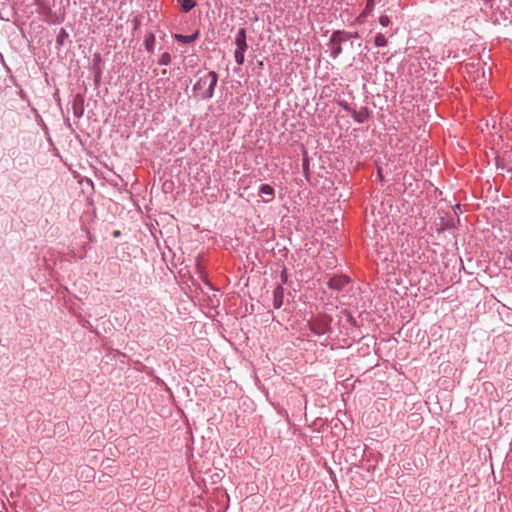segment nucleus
Here are the masks:
<instances>
[{"mask_svg": "<svg viewBox=\"0 0 512 512\" xmlns=\"http://www.w3.org/2000/svg\"><path fill=\"white\" fill-rule=\"evenodd\" d=\"M218 76L214 71H210L199 78L194 85V90L199 93L203 99H209L214 94V88L217 84Z\"/></svg>", "mask_w": 512, "mask_h": 512, "instance_id": "f257e3e1", "label": "nucleus"}, {"mask_svg": "<svg viewBox=\"0 0 512 512\" xmlns=\"http://www.w3.org/2000/svg\"><path fill=\"white\" fill-rule=\"evenodd\" d=\"M235 44H236V50L235 51H240L242 53H245V51L247 50V43H246V31L244 28H241L237 34H236V37H235Z\"/></svg>", "mask_w": 512, "mask_h": 512, "instance_id": "f03ea898", "label": "nucleus"}, {"mask_svg": "<svg viewBox=\"0 0 512 512\" xmlns=\"http://www.w3.org/2000/svg\"><path fill=\"white\" fill-rule=\"evenodd\" d=\"M259 196L262 198V200L266 203L271 202L274 199V188L270 186L269 184H263L261 185L259 189Z\"/></svg>", "mask_w": 512, "mask_h": 512, "instance_id": "7ed1b4c3", "label": "nucleus"}, {"mask_svg": "<svg viewBox=\"0 0 512 512\" xmlns=\"http://www.w3.org/2000/svg\"><path fill=\"white\" fill-rule=\"evenodd\" d=\"M348 282H349V279L346 276L339 275V276L332 277L329 280L328 285L331 289L341 290L345 285L348 284Z\"/></svg>", "mask_w": 512, "mask_h": 512, "instance_id": "20e7f679", "label": "nucleus"}, {"mask_svg": "<svg viewBox=\"0 0 512 512\" xmlns=\"http://www.w3.org/2000/svg\"><path fill=\"white\" fill-rule=\"evenodd\" d=\"M330 45H331V56L333 58H336L341 53L342 48H341L340 42L337 41L335 35H333Z\"/></svg>", "mask_w": 512, "mask_h": 512, "instance_id": "39448f33", "label": "nucleus"}, {"mask_svg": "<svg viewBox=\"0 0 512 512\" xmlns=\"http://www.w3.org/2000/svg\"><path fill=\"white\" fill-rule=\"evenodd\" d=\"M282 298H283V289H282V287L278 286L274 290V306H275V308H279L281 306Z\"/></svg>", "mask_w": 512, "mask_h": 512, "instance_id": "423d86ee", "label": "nucleus"}, {"mask_svg": "<svg viewBox=\"0 0 512 512\" xmlns=\"http://www.w3.org/2000/svg\"><path fill=\"white\" fill-rule=\"evenodd\" d=\"M180 3H181V8L184 12H189L196 5V2L194 0H180Z\"/></svg>", "mask_w": 512, "mask_h": 512, "instance_id": "0eeeda50", "label": "nucleus"}, {"mask_svg": "<svg viewBox=\"0 0 512 512\" xmlns=\"http://www.w3.org/2000/svg\"><path fill=\"white\" fill-rule=\"evenodd\" d=\"M197 37V34H193V35H180V34H176L175 35V38L180 41V42H183V43H191L193 42Z\"/></svg>", "mask_w": 512, "mask_h": 512, "instance_id": "6e6552de", "label": "nucleus"}, {"mask_svg": "<svg viewBox=\"0 0 512 512\" xmlns=\"http://www.w3.org/2000/svg\"><path fill=\"white\" fill-rule=\"evenodd\" d=\"M311 328L315 334L321 335L327 331V324H321V325L317 326L316 323H313L311 325Z\"/></svg>", "mask_w": 512, "mask_h": 512, "instance_id": "1a4fd4ad", "label": "nucleus"}, {"mask_svg": "<svg viewBox=\"0 0 512 512\" xmlns=\"http://www.w3.org/2000/svg\"><path fill=\"white\" fill-rule=\"evenodd\" d=\"M155 37L153 34H149L145 38V47L148 51H152L154 47Z\"/></svg>", "mask_w": 512, "mask_h": 512, "instance_id": "9d476101", "label": "nucleus"}, {"mask_svg": "<svg viewBox=\"0 0 512 512\" xmlns=\"http://www.w3.org/2000/svg\"><path fill=\"white\" fill-rule=\"evenodd\" d=\"M374 43L377 47H383L387 44V40L384 35L379 33L375 36Z\"/></svg>", "mask_w": 512, "mask_h": 512, "instance_id": "9b49d317", "label": "nucleus"}, {"mask_svg": "<svg viewBox=\"0 0 512 512\" xmlns=\"http://www.w3.org/2000/svg\"><path fill=\"white\" fill-rule=\"evenodd\" d=\"M170 62H171V56L169 53H163L160 56L159 61H158V63L160 65H168Z\"/></svg>", "mask_w": 512, "mask_h": 512, "instance_id": "f8f14e48", "label": "nucleus"}, {"mask_svg": "<svg viewBox=\"0 0 512 512\" xmlns=\"http://www.w3.org/2000/svg\"><path fill=\"white\" fill-rule=\"evenodd\" d=\"M490 74H491L490 68L485 69L484 67H482V72H481L482 81L480 83L481 85H483L486 82V80L489 78Z\"/></svg>", "mask_w": 512, "mask_h": 512, "instance_id": "ddd939ff", "label": "nucleus"}, {"mask_svg": "<svg viewBox=\"0 0 512 512\" xmlns=\"http://www.w3.org/2000/svg\"><path fill=\"white\" fill-rule=\"evenodd\" d=\"M234 58L238 65H242L244 63V53H242L240 51H235Z\"/></svg>", "mask_w": 512, "mask_h": 512, "instance_id": "4468645a", "label": "nucleus"}, {"mask_svg": "<svg viewBox=\"0 0 512 512\" xmlns=\"http://www.w3.org/2000/svg\"><path fill=\"white\" fill-rule=\"evenodd\" d=\"M379 22L382 26L386 27L389 25L390 23V19L388 16L386 15H382L380 18H379Z\"/></svg>", "mask_w": 512, "mask_h": 512, "instance_id": "2eb2a0df", "label": "nucleus"}, {"mask_svg": "<svg viewBox=\"0 0 512 512\" xmlns=\"http://www.w3.org/2000/svg\"><path fill=\"white\" fill-rule=\"evenodd\" d=\"M374 6V0H368L366 5V10H371Z\"/></svg>", "mask_w": 512, "mask_h": 512, "instance_id": "dca6fc26", "label": "nucleus"}, {"mask_svg": "<svg viewBox=\"0 0 512 512\" xmlns=\"http://www.w3.org/2000/svg\"><path fill=\"white\" fill-rule=\"evenodd\" d=\"M355 119H356L358 122H363V118L355 117Z\"/></svg>", "mask_w": 512, "mask_h": 512, "instance_id": "f3484780", "label": "nucleus"}]
</instances>
